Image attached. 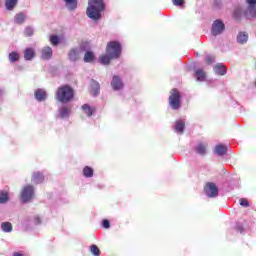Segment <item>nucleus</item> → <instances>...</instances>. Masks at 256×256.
<instances>
[{"mask_svg": "<svg viewBox=\"0 0 256 256\" xmlns=\"http://www.w3.org/2000/svg\"><path fill=\"white\" fill-rule=\"evenodd\" d=\"M214 61H215V58H213V56H208L206 58L207 65H211Z\"/></svg>", "mask_w": 256, "mask_h": 256, "instance_id": "41", "label": "nucleus"}, {"mask_svg": "<svg viewBox=\"0 0 256 256\" xmlns=\"http://www.w3.org/2000/svg\"><path fill=\"white\" fill-rule=\"evenodd\" d=\"M122 50L123 48H121V43L117 41H110L107 43L106 53L114 59H119L121 57Z\"/></svg>", "mask_w": 256, "mask_h": 256, "instance_id": "4", "label": "nucleus"}, {"mask_svg": "<svg viewBox=\"0 0 256 256\" xmlns=\"http://www.w3.org/2000/svg\"><path fill=\"white\" fill-rule=\"evenodd\" d=\"M204 191L207 197L210 198L217 197L219 195V188H217V185H215L213 182L206 183Z\"/></svg>", "mask_w": 256, "mask_h": 256, "instance_id": "6", "label": "nucleus"}, {"mask_svg": "<svg viewBox=\"0 0 256 256\" xmlns=\"http://www.w3.org/2000/svg\"><path fill=\"white\" fill-rule=\"evenodd\" d=\"M208 150H209V143L207 142H199L194 147L195 153H197L198 155H201L202 157L205 156Z\"/></svg>", "mask_w": 256, "mask_h": 256, "instance_id": "8", "label": "nucleus"}, {"mask_svg": "<svg viewBox=\"0 0 256 256\" xmlns=\"http://www.w3.org/2000/svg\"><path fill=\"white\" fill-rule=\"evenodd\" d=\"M215 7H221V0H216L214 2Z\"/></svg>", "mask_w": 256, "mask_h": 256, "instance_id": "42", "label": "nucleus"}, {"mask_svg": "<svg viewBox=\"0 0 256 256\" xmlns=\"http://www.w3.org/2000/svg\"><path fill=\"white\" fill-rule=\"evenodd\" d=\"M237 41L241 45H244V43H247V41H249V34L245 32H240L237 36Z\"/></svg>", "mask_w": 256, "mask_h": 256, "instance_id": "19", "label": "nucleus"}, {"mask_svg": "<svg viewBox=\"0 0 256 256\" xmlns=\"http://www.w3.org/2000/svg\"><path fill=\"white\" fill-rule=\"evenodd\" d=\"M8 59L10 63H16V61H19V59H21V56L18 52L13 51L8 55Z\"/></svg>", "mask_w": 256, "mask_h": 256, "instance_id": "26", "label": "nucleus"}, {"mask_svg": "<svg viewBox=\"0 0 256 256\" xmlns=\"http://www.w3.org/2000/svg\"><path fill=\"white\" fill-rule=\"evenodd\" d=\"M241 207H249V200L247 198H241L239 200Z\"/></svg>", "mask_w": 256, "mask_h": 256, "instance_id": "36", "label": "nucleus"}, {"mask_svg": "<svg viewBox=\"0 0 256 256\" xmlns=\"http://www.w3.org/2000/svg\"><path fill=\"white\" fill-rule=\"evenodd\" d=\"M90 87H91V95H97L99 93V91H101V85H99V82H97L96 80H92L90 83Z\"/></svg>", "mask_w": 256, "mask_h": 256, "instance_id": "13", "label": "nucleus"}, {"mask_svg": "<svg viewBox=\"0 0 256 256\" xmlns=\"http://www.w3.org/2000/svg\"><path fill=\"white\" fill-rule=\"evenodd\" d=\"M244 17L246 19H255L256 17V6H247L244 12Z\"/></svg>", "mask_w": 256, "mask_h": 256, "instance_id": "9", "label": "nucleus"}, {"mask_svg": "<svg viewBox=\"0 0 256 256\" xmlns=\"http://www.w3.org/2000/svg\"><path fill=\"white\" fill-rule=\"evenodd\" d=\"M95 61V53L87 51L84 54V63H93Z\"/></svg>", "mask_w": 256, "mask_h": 256, "instance_id": "20", "label": "nucleus"}, {"mask_svg": "<svg viewBox=\"0 0 256 256\" xmlns=\"http://www.w3.org/2000/svg\"><path fill=\"white\" fill-rule=\"evenodd\" d=\"M82 110L87 115V117H91L93 116V113H95V108H92L91 106H89V104L82 105Z\"/></svg>", "mask_w": 256, "mask_h": 256, "instance_id": "24", "label": "nucleus"}, {"mask_svg": "<svg viewBox=\"0 0 256 256\" xmlns=\"http://www.w3.org/2000/svg\"><path fill=\"white\" fill-rule=\"evenodd\" d=\"M225 31V23L221 20H216L212 24V35L217 37V35H221Z\"/></svg>", "mask_w": 256, "mask_h": 256, "instance_id": "7", "label": "nucleus"}, {"mask_svg": "<svg viewBox=\"0 0 256 256\" xmlns=\"http://www.w3.org/2000/svg\"><path fill=\"white\" fill-rule=\"evenodd\" d=\"M175 130L177 133H183L185 131V122L183 120L176 121Z\"/></svg>", "mask_w": 256, "mask_h": 256, "instance_id": "28", "label": "nucleus"}, {"mask_svg": "<svg viewBox=\"0 0 256 256\" xmlns=\"http://www.w3.org/2000/svg\"><path fill=\"white\" fill-rule=\"evenodd\" d=\"M75 97V90L69 85H63L57 88L55 99L59 103H71Z\"/></svg>", "mask_w": 256, "mask_h": 256, "instance_id": "2", "label": "nucleus"}, {"mask_svg": "<svg viewBox=\"0 0 256 256\" xmlns=\"http://www.w3.org/2000/svg\"><path fill=\"white\" fill-rule=\"evenodd\" d=\"M68 59L70 61H79V51L77 49H71L68 53Z\"/></svg>", "mask_w": 256, "mask_h": 256, "instance_id": "22", "label": "nucleus"}, {"mask_svg": "<svg viewBox=\"0 0 256 256\" xmlns=\"http://www.w3.org/2000/svg\"><path fill=\"white\" fill-rule=\"evenodd\" d=\"M214 71L216 73V75H226L227 74V67L223 66L222 64H217L214 67Z\"/></svg>", "mask_w": 256, "mask_h": 256, "instance_id": "17", "label": "nucleus"}, {"mask_svg": "<svg viewBox=\"0 0 256 256\" xmlns=\"http://www.w3.org/2000/svg\"><path fill=\"white\" fill-rule=\"evenodd\" d=\"M195 77L197 79V81H205V78L207 77V75L205 74V72L201 69H198L195 71Z\"/></svg>", "mask_w": 256, "mask_h": 256, "instance_id": "30", "label": "nucleus"}, {"mask_svg": "<svg viewBox=\"0 0 256 256\" xmlns=\"http://www.w3.org/2000/svg\"><path fill=\"white\" fill-rule=\"evenodd\" d=\"M248 7H256V0H246Z\"/></svg>", "mask_w": 256, "mask_h": 256, "instance_id": "40", "label": "nucleus"}, {"mask_svg": "<svg viewBox=\"0 0 256 256\" xmlns=\"http://www.w3.org/2000/svg\"><path fill=\"white\" fill-rule=\"evenodd\" d=\"M25 22V14L22 12L18 13L14 17V23H17V25H22V23Z\"/></svg>", "mask_w": 256, "mask_h": 256, "instance_id": "25", "label": "nucleus"}, {"mask_svg": "<svg viewBox=\"0 0 256 256\" xmlns=\"http://www.w3.org/2000/svg\"><path fill=\"white\" fill-rule=\"evenodd\" d=\"M19 0H6L5 1V7L8 11H13L15 7H17V3Z\"/></svg>", "mask_w": 256, "mask_h": 256, "instance_id": "21", "label": "nucleus"}, {"mask_svg": "<svg viewBox=\"0 0 256 256\" xmlns=\"http://www.w3.org/2000/svg\"><path fill=\"white\" fill-rule=\"evenodd\" d=\"M34 193L35 190L32 185L25 186L21 191L22 203H29V201L33 199Z\"/></svg>", "mask_w": 256, "mask_h": 256, "instance_id": "5", "label": "nucleus"}, {"mask_svg": "<svg viewBox=\"0 0 256 256\" xmlns=\"http://www.w3.org/2000/svg\"><path fill=\"white\" fill-rule=\"evenodd\" d=\"M24 33H25L26 37H31L33 35V29L28 27L25 29Z\"/></svg>", "mask_w": 256, "mask_h": 256, "instance_id": "38", "label": "nucleus"}, {"mask_svg": "<svg viewBox=\"0 0 256 256\" xmlns=\"http://www.w3.org/2000/svg\"><path fill=\"white\" fill-rule=\"evenodd\" d=\"M24 59L25 61H33V59H35V49L26 48L24 50Z\"/></svg>", "mask_w": 256, "mask_h": 256, "instance_id": "12", "label": "nucleus"}, {"mask_svg": "<svg viewBox=\"0 0 256 256\" xmlns=\"http://www.w3.org/2000/svg\"><path fill=\"white\" fill-rule=\"evenodd\" d=\"M70 114H71V108L67 106L62 107V109L59 112V115L62 119H64L65 117H69Z\"/></svg>", "mask_w": 256, "mask_h": 256, "instance_id": "27", "label": "nucleus"}, {"mask_svg": "<svg viewBox=\"0 0 256 256\" xmlns=\"http://www.w3.org/2000/svg\"><path fill=\"white\" fill-rule=\"evenodd\" d=\"M32 181L36 185H39V183H43V181H45V176L41 172H34L32 175Z\"/></svg>", "mask_w": 256, "mask_h": 256, "instance_id": "15", "label": "nucleus"}, {"mask_svg": "<svg viewBox=\"0 0 256 256\" xmlns=\"http://www.w3.org/2000/svg\"><path fill=\"white\" fill-rule=\"evenodd\" d=\"M12 256H24V255H23V253H21V252H15V253H13Z\"/></svg>", "mask_w": 256, "mask_h": 256, "instance_id": "43", "label": "nucleus"}, {"mask_svg": "<svg viewBox=\"0 0 256 256\" xmlns=\"http://www.w3.org/2000/svg\"><path fill=\"white\" fill-rule=\"evenodd\" d=\"M37 223H41V219L36 218Z\"/></svg>", "mask_w": 256, "mask_h": 256, "instance_id": "44", "label": "nucleus"}, {"mask_svg": "<svg viewBox=\"0 0 256 256\" xmlns=\"http://www.w3.org/2000/svg\"><path fill=\"white\" fill-rule=\"evenodd\" d=\"M102 225L104 229H109V227H111V223L107 219L103 220Z\"/></svg>", "mask_w": 256, "mask_h": 256, "instance_id": "39", "label": "nucleus"}, {"mask_svg": "<svg viewBox=\"0 0 256 256\" xmlns=\"http://www.w3.org/2000/svg\"><path fill=\"white\" fill-rule=\"evenodd\" d=\"M68 11H75L77 9V0H64Z\"/></svg>", "mask_w": 256, "mask_h": 256, "instance_id": "18", "label": "nucleus"}, {"mask_svg": "<svg viewBox=\"0 0 256 256\" xmlns=\"http://www.w3.org/2000/svg\"><path fill=\"white\" fill-rule=\"evenodd\" d=\"M112 89L114 91H119L120 89L123 88V82L119 78V76H114L111 82Z\"/></svg>", "mask_w": 256, "mask_h": 256, "instance_id": "11", "label": "nucleus"}, {"mask_svg": "<svg viewBox=\"0 0 256 256\" xmlns=\"http://www.w3.org/2000/svg\"><path fill=\"white\" fill-rule=\"evenodd\" d=\"M243 16V10L240 7L236 8L233 12V19L236 21H241V17Z\"/></svg>", "mask_w": 256, "mask_h": 256, "instance_id": "31", "label": "nucleus"}, {"mask_svg": "<svg viewBox=\"0 0 256 256\" xmlns=\"http://www.w3.org/2000/svg\"><path fill=\"white\" fill-rule=\"evenodd\" d=\"M227 151H228V148L224 144H219L215 147V153L220 157H223V155H227Z\"/></svg>", "mask_w": 256, "mask_h": 256, "instance_id": "14", "label": "nucleus"}, {"mask_svg": "<svg viewBox=\"0 0 256 256\" xmlns=\"http://www.w3.org/2000/svg\"><path fill=\"white\" fill-rule=\"evenodd\" d=\"M41 57L44 61L51 59V57H53V49L49 46L44 47L41 52Z\"/></svg>", "mask_w": 256, "mask_h": 256, "instance_id": "10", "label": "nucleus"}, {"mask_svg": "<svg viewBox=\"0 0 256 256\" xmlns=\"http://www.w3.org/2000/svg\"><path fill=\"white\" fill-rule=\"evenodd\" d=\"M93 172H94V171H93V168H91V167H89V166H85V167L83 168V171H82L84 177H86V178L93 177Z\"/></svg>", "mask_w": 256, "mask_h": 256, "instance_id": "32", "label": "nucleus"}, {"mask_svg": "<svg viewBox=\"0 0 256 256\" xmlns=\"http://www.w3.org/2000/svg\"><path fill=\"white\" fill-rule=\"evenodd\" d=\"M1 228L2 231H4L5 233H11V231H13V225L11 224V222H3L1 224Z\"/></svg>", "mask_w": 256, "mask_h": 256, "instance_id": "29", "label": "nucleus"}, {"mask_svg": "<svg viewBox=\"0 0 256 256\" xmlns=\"http://www.w3.org/2000/svg\"><path fill=\"white\" fill-rule=\"evenodd\" d=\"M90 253L94 256H101V250L95 244L90 246Z\"/></svg>", "mask_w": 256, "mask_h": 256, "instance_id": "33", "label": "nucleus"}, {"mask_svg": "<svg viewBox=\"0 0 256 256\" xmlns=\"http://www.w3.org/2000/svg\"><path fill=\"white\" fill-rule=\"evenodd\" d=\"M172 3L177 7H183V5H185V0H172Z\"/></svg>", "mask_w": 256, "mask_h": 256, "instance_id": "37", "label": "nucleus"}, {"mask_svg": "<svg viewBox=\"0 0 256 256\" xmlns=\"http://www.w3.org/2000/svg\"><path fill=\"white\" fill-rule=\"evenodd\" d=\"M9 201V194L7 192H0V203H7Z\"/></svg>", "mask_w": 256, "mask_h": 256, "instance_id": "34", "label": "nucleus"}, {"mask_svg": "<svg viewBox=\"0 0 256 256\" xmlns=\"http://www.w3.org/2000/svg\"><path fill=\"white\" fill-rule=\"evenodd\" d=\"M168 103L174 111L181 109V92L177 88H173L170 91Z\"/></svg>", "mask_w": 256, "mask_h": 256, "instance_id": "3", "label": "nucleus"}, {"mask_svg": "<svg viewBox=\"0 0 256 256\" xmlns=\"http://www.w3.org/2000/svg\"><path fill=\"white\" fill-rule=\"evenodd\" d=\"M34 95L37 101H45V99H47V92L43 89H37Z\"/></svg>", "mask_w": 256, "mask_h": 256, "instance_id": "16", "label": "nucleus"}, {"mask_svg": "<svg viewBox=\"0 0 256 256\" xmlns=\"http://www.w3.org/2000/svg\"><path fill=\"white\" fill-rule=\"evenodd\" d=\"M105 11V2L103 0H88L86 15L92 21H99L101 14Z\"/></svg>", "mask_w": 256, "mask_h": 256, "instance_id": "1", "label": "nucleus"}, {"mask_svg": "<svg viewBox=\"0 0 256 256\" xmlns=\"http://www.w3.org/2000/svg\"><path fill=\"white\" fill-rule=\"evenodd\" d=\"M50 43L52 45H59V36L57 35L50 36Z\"/></svg>", "mask_w": 256, "mask_h": 256, "instance_id": "35", "label": "nucleus"}, {"mask_svg": "<svg viewBox=\"0 0 256 256\" xmlns=\"http://www.w3.org/2000/svg\"><path fill=\"white\" fill-rule=\"evenodd\" d=\"M112 59H115V58H112L111 55L109 54H103L100 56V63L102 65H109V63H111Z\"/></svg>", "mask_w": 256, "mask_h": 256, "instance_id": "23", "label": "nucleus"}]
</instances>
